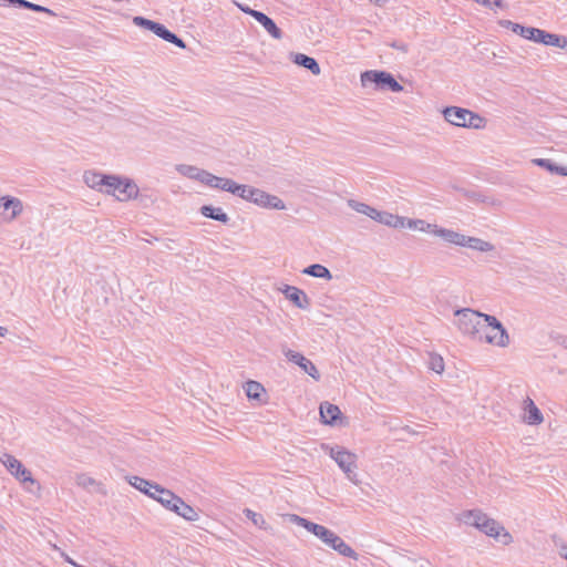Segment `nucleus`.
I'll return each mask as SVG.
<instances>
[{"label": "nucleus", "mask_w": 567, "mask_h": 567, "mask_svg": "<svg viewBox=\"0 0 567 567\" xmlns=\"http://www.w3.org/2000/svg\"><path fill=\"white\" fill-rule=\"evenodd\" d=\"M560 556L567 560V546L560 548Z\"/></svg>", "instance_id": "49530a36"}, {"label": "nucleus", "mask_w": 567, "mask_h": 567, "mask_svg": "<svg viewBox=\"0 0 567 567\" xmlns=\"http://www.w3.org/2000/svg\"><path fill=\"white\" fill-rule=\"evenodd\" d=\"M476 3L491 8L492 4L496 7H503L502 0H474Z\"/></svg>", "instance_id": "79ce46f5"}, {"label": "nucleus", "mask_w": 567, "mask_h": 567, "mask_svg": "<svg viewBox=\"0 0 567 567\" xmlns=\"http://www.w3.org/2000/svg\"><path fill=\"white\" fill-rule=\"evenodd\" d=\"M153 20L146 19L144 17L137 16L133 18V23L137 27L144 28L147 30V27H150L151 22Z\"/></svg>", "instance_id": "a19ab883"}, {"label": "nucleus", "mask_w": 567, "mask_h": 567, "mask_svg": "<svg viewBox=\"0 0 567 567\" xmlns=\"http://www.w3.org/2000/svg\"><path fill=\"white\" fill-rule=\"evenodd\" d=\"M7 332H8L7 328L0 326V337H4Z\"/></svg>", "instance_id": "09e8293b"}, {"label": "nucleus", "mask_w": 567, "mask_h": 567, "mask_svg": "<svg viewBox=\"0 0 567 567\" xmlns=\"http://www.w3.org/2000/svg\"><path fill=\"white\" fill-rule=\"evenodd\" d=\"M279 290L297 308L306 310L310 307V299L303 290L289 285H284V287L279 288Z\"/></svg>", "instance_id": "9b49d317"}, {"label": "nucleus", "mask_w": 567, "mask_h": 567, "mask_svg": "<svg viewBox=\"0 0 567 567\" xmlns=\"http://www.w3.org/2000/svg\"><path fill=\"white\" fill-rule=\"evenodd\" d=\"M256 190V187L237 183L234 188L233 195H236L244 200L252 203V198L255 197Z\"/></svg>", "instance_id": "c9c22d12"}, {"label": "nucleus", "mask_w": 567, "mask_h": 567, "mask_svg": "<svg viewBox=\"0 0 567 567\" xmlns=\"http://www.w3.org/2000/svg\"><path fill=\"white\" fill-rule=\"evenodd\" d=\"M130 485H132L137 491L144 493L147 496H154L155 489L157 488V483H154L152 481L145 480L140 476H131L128 478Z\"/></svg>", "instance_id": "4be33fe9"}, {"label": "nucleus", "mask_w": 567, "mask_h": 567, "mask_svg": "<svg viewBox=\"0 0 567 567\" xmlns=\"http://www.w3.org/2000/svg\"><path fill=\"white\" fill-rule=\"evenodd\" d=\"M292 62L299 66L309 70L313 75H319L321 72L320 65L317 60L303 53L292 54Z\"/></svg>", "instance_id": "aec40b11"}, {"label": "nucleus", "mask_w": 567, "mask_h": 567, "mask_svg": "<svg viewBox=\"0 0 567 567\" xmlns=\"http://www.w3.org/2000/svg\"><path fill=\"white\" fill-rule=\"evenodd\" d=\"M496 332H497L496 330H492L491 328L486 329V333L489 334V336H495Z\"/></svg>", "instance_id": "8fccbe9b"}, {"label": "nucleus", "mask_w": 567, "mask_h": 567, "mask_svg": "<svg viewBox=\"0 0 567 567\" xmlns=\"http://www.w3.org/2000/svg\"><path fill=\"white\" fill-rule=\"evenodd\" d=\"M175 514L183 517L188 522H195L198 519V513L190 505L186 504L183 499L179 501Z\"/></svg>", "instance_id": "72a5a7b5"}, {"label": "nucleus", "mask_w": 567, "mask_h": 567, "mask_svg": "<svg viewBox=\"0 0 567 567\" xmlns=\"http://www.w3.org/2000/svg\"><path fill=\"white\" fill-rule=\"evenodd\" d=\"M463 247H468L471 249L478 250L482 252L492 251L494 249V246L489 241L483 240L477 237H470V236H465Z\"/></svg>", "instance_id": "cd10ccee"}, {"label": "nucleus", "mask_w": 567, "mask_h": 567, "mask_svg": "<svg viewBox=\"0 0 567 567\" xmlns=\"http://www.w3.org/2000/svg\"><path fill=\"white\" fill-rule=\"evenodd\" d=\"M156 35L166 42H169L181 49L186 48L185 41L174 32L169 31L164 24H161Z\"/></svg>", "instance_id": "bb28decb"}, {"label": "nucleus", "mask_w": 567, "mask_h": 567, "mask_svg": "<svg viewBox=\"0 0 567 567\" xmlns=\"http://www.w3.org/2000/svg\"><path fill=\"white\" fill-rule=\"evenodd\" d=\"M158 496H159V493L156 492L154 496H150V497L157 501Z\"/></svg>", "instance_id": "603ef678"}, {"label": "nucleus", "mask_w": 567, "mask_h": 567, "mask_svg": "<svg viewBox=\"0 0 567 567\" xmlns=\"http://www.w3.org/2000/svg\"><path fill=\"white\" fill-rule=\"evenodd\" d=\"M65 560L71 565L79 567L71 558L66 557Z\"/></svg>", "instance_id": "3c124183"}, {"label": "nucleus", "mask_w": 567, "mask_h": 567, "mask_svg": "<svg viewBox=\"0 0 567 567\" xmlns=\"http://www.w3.org/2000/svg\"><path fill=\"white\" fill-rule=\"evenodd\" d=\"M161 24H162V23H159V22L152 21V22H151V24H150V27H147V30H148V31H151V32H153L154 34H156V33H157V31H158V29H159V27H161Z\"/></svg>", "instance_id": "c03bdc74"}, {"label": "nucleus", "mask_w": 567, "mask_h": 567, "mask_svg": "<svg viewBox=\"0 0 567 567\" xmlns=\"http://www.w3.org/2000/svg\"><path fill=\"white\" fill-rule=\"evenodd\" d=\"M504 24L509 28L514 33L519 34L522 38L526 40H533L536 28L525 27L519 23L512 22L509 20L505 21Z\"/></svg>", "instance_id": "c756f323"}, {"label": "nucleus", "mask_w": 567, "mask_h": 567, "mask_svg": "<svg viewBox=\"0 0 567 567\" xmlns=\"http://www.w3.org/2000/svg\"><path fill=\"white\" fill-rule=\"evenodd\" d=\"M287 519L292 524L303 527L305 529H307L309 533L313 534L318 538H320L321 536H327V534H326L327 527L323 525H319L317 523L308 520V519H306L299 515H296V514H288Z\"/></svg>", "instance_id": "4468645a"}, {"label": "nucleus", "mask_w": 567, "mask_h": 567, "mask_svg": "<svg viewBox=\"0 0 567 567\" xmlns=\"http://www.w3.org/2000/svg\"><path fill=\"white\" fill-rule=\"evenodd\" d=\"M460 331L476 341L506 347L509 337L502 322L494 316L463 308L454 311Z\"/></svg>", "instance_id": "f257e3e1"}, {"label": "nucleus", "mask_w": 567, "mask_h": 567, "mask_svg": "<svg viewBox=\"0 0 567 567\" xmlns=\"http://www.w3.org/2000/svg\"><path fill=\"white\" fill-rule=\"evenodd\" d=\"M435 226L436 224H430L423 219L405 218V227L410 229L433 234Z\"/></svg>", "instance_id": "f704fd0d"}, {"label": "nucleus", "mask_w": 567, "mask_h": 567, "mask_svg": "<svg viewBox=\"0 0 567 567\" xmlns=\"http://www.w3.org/2000/svg\"><path fill=\"white\" fill-rule=\"evenodd\" d=\"M287 519L292 524L303 527L305 529H307L309 533L313 534L318 538H320L321 536H327V534H326L327 527L323 525H319L317 523L308 520V519H306L299 515H296V514H288Z\"/></svg>", "instance_id": "ddd939ff"}, {"label": "nucleus", "mask_w": 567, "mask_h": 567, "mask_svg": "<svg viewBox=\"0 0 567 567\" xmlns=\"http://www.w3.org/2000/svg\"><path fill=\"white\" fill-rule=\"evenodd\" d=\"M444 118L455 126L481 128L484 126V118L478 114L458 106H447L443 110Z\"/></svg>", "instance_id": "f03ea898"}, {"label": "nucleus", "mask_w": 567, "mask_h": 567, "mask_svg": "<svg viewBox=\"0 0 567 567\" xmlns=\"http://www.w3.org/2000/svg\"><path fill=\"white\" fill-rule=\"evenodd\" d=\"M427 367L436 373H442L444 371V360L440 354L430 353Z\"/></svg>", "instance_id": "58836bf2"}, {"label": "nucleus", "mask_w": 567, "mask_h": 567, "mask_svg": "<svg viewBox=\"0 0 567 567\" xmlns=\"http://www.w3.org/2000/svg\"><path fill=\"white\" fill-rule=\"evenodd\" d=\"M565 348L567 349V340L565 341Z\"/></svg>", "instance_id": "5fc2aeb1"}, {"label": "nucleus", "mask_w": 567, "mask_h": 567, "mask_svg": "<svg viewBox=\"0 0 567 567\" xmlns=\"http://www.w3.org/2000/svg\"><path fill=\"white\" fill-rule=\"evenodd\" d=\"M329 455L343 471L347 478L358 485V474L354 471L357 468V455L339 446L330 447Z\"/></svg>", "instance_id": "20e7f679"}, {"label": "nucleus", "mask_w": 567, "mask_h": 567, "mask_svg": "<svg viewBox=\"0 0 567 567\" xmlns=\"http://www.w3.org/2000/svg\"><path fill=\"white\" fill-rule=\"evenodd\" d=\"M372 219L383 224L385 226H390L393 228H404L405 227V217H401L388 212H380L377 209V215L372 216Z\"/></svg>", "instance_id": "6ab92c4d"}, {"label": "nucleus", "mask_w": 567, "mask_h": 567, "mask_svg": "<svg viewBox=\"0 0 567 567\" xmlns=\"http://www.w3.org/2000/svg\"><path fill=\"white\" fill-rule=\"evenodd\" d=\"M370 1L373 3H377V4L379 3V0H370Z\"/></svg>", "instance_id": "864d4df0"}, {"label": "nucleus", "mask_w": 567, "mask_h": 567, "mask_svg": "<svg viewBox=\"0 0 567 567\" xmlns=\"http://www.w3.org/2000/svg\"><path fill=\"white\" fill-rule=\"evenodd\" d=\"M238 8H239L243 12H245V13H247V14L251 16L254 19L256 18V14H258V13L260 12V11H258V10H255V9L249 8L248 6L238 4Z\"/></svg>", "instance_id": "37998d69"}, {"label": "nucleus", "mask_w": 567, "mask_h": 567, "mask_svg": "<svg viewBox=\"0 0 567 567\" xmlns=\"http://www.w3.org/2000/svg\"><path fill=\"white\" fill-rule=\"evenodd\" d=\"M487 517L486 514L478 509L467 511L462 514V520L470 526H474L478 529L482 522Z\"/></svg>", "instance_id": "473e14b6"}, {"label": "nucleus", "mask_w": 567, "mask_h": 567, "mask_svg": "<svg viewBox=\"0 0 567 567\" xmlns=\"http://www.w3.org/2000/svg\"><path fill=\"white\" fill-rule=\"evenodd\" d=\"M525 403H526L525 410L527 412V415L525 419L526 423H528L530 425L540 424L544 420L540 410L536 406L534 401L529 398H527Z\"/></svg>", "instance_id": "a878e982"}, {"label": "nucleus", "mask_w": 567, "mask_h": 567, "mask_svg": "<svg viewBox=\"0 0 567 567\" xmlns=\"http://www.w3.org/2000/svg\"><path fill=\"white\" fill-rule=\"evenodd\" d=\"M0 208L4 212L11 209V217H16L22 210V203L18 198L3 196L0 198Z\"/></svg>", "instance_id": "c85d7f7f"}, {"label": "nucleus", "mask_w": 567, "mask_h": 567, "mask_svg": "<svg viewBox=\"0 0 567 567\" xmlns=\"http://www.w3.org/2000/svg\"><path fill=\"white\" fill-rule=\"evenodd\" d=\"M402 431H404V432H406L409 434H416V432L411 426H409V425L403 426Z\"/></svg>", "instance_id": "a18cd8bd"}, {"label": "nucleus", "mask_w": 567, "mask_h": 567, "mask_svg": "<svg viewBox=\"0 0 567 567\" xmlns=\"http://www.w3.org/2000/svg\"><path fill=\"white\" fill-rule=\"evenodd\" d=\"M478 529L483 532L485 535L494 538H501V542L504 545H507L512 542V536L509 533L504 532L501 534L502 530H504V527L501 526L496 520L486 517L484 522L481 523Z\"/></svg>", "instance_id": "9d476101"}, {"label": "nucleus", "mask_w": 567, "mask_h": 567, "mask_svg": "<svg viewBox=\"0 0 567 567\" xmlns=\"http://www.w3.org/2000/svg\"><path fill=\"white\" fill-rule=\"evenodd\" d=\"M302 274L311 276V277H316V278L327 279V280L332 279V275H331L330 270L320 264H313V265L306 267L302 270Z\"/></svg>", "instance_id": "7c9ffc66"}, {"label": "nucleus", "mask_w": 567, "mask_h": 567, "mask_svg": "<svg viewBox=\"0 0 567 567\" xmlns=\"http://www.w3.org/2000/svg\"><path fill=\"white\" fill-rule=\"evenodd\" d=\"M252 203L259 207L267 209L282 210L286 205L281 198L276 195H271L260 188H257Z\"/></svg>", "instance_id": "1a4fd4ad"}, {"label": "nucleus", "mask_w": 567, "mask_h": 567, "mask_svg": "<svg viewBox=\"0 0 567 567\" xmlns=\"http://www.w3.org/2000/svg\"><path fill=\"white\" fill-rule=\"evenodd\" d=\"M177 171L188 177V178H192V179H195V181H199L200 183L204 184L205 182V178L207 176V171L205 169H200L196 166H192V165H185V164H182V165H178L177 166Z\"/></svg>", "instance_id": "393cba45"}, {"label": "nucleus", "mask_w": 567, "mask_h": 567, "mask_svg": "<svg viewBox=\"0 0 567 567\" xmlns=\"http://www.w3.org/2000/svg\"><path fill=\"white\" fill-rule=\"evenodd\" d=\"M348 206L353 210L363 214L372 219V216L377 215V209L369 206L368 204L358 202L355 199H349Z\"/></svg>", "instance_id": "e433bc0d"}, {"label": "nucleus", "mask_w": 567, "mask_h": 567, "mask_svg": "<svg viewBox=\"0 0 567 567\" xmlns=\"http://www.w3.org/2000/svg\"><path fill=\"white\" fill-rule=\"evenodd\" d=\"M265 388L257 381H248L246 383V394L249 399L259 400Z\"/></svg>", "instance_id": "4c0bfd02"}, {"label": "nucleus", "mask_w": 567, "mask_h": 567, "mask_svg": "<svg viewBox=\"0 0 567 567\" xmlns=\"http://www.w3.org/2000/svg\"><path fill=\"white\" fill-rule=\"evenodd\" d=\"M245 512H246V516L248 518H250L255 525L262 527V525L266 524L262 515H260L251 509H246Z\"/></svg>", "instance_id": "ea45409f"}, {"label": "nucleus", "mask_w": 567, "mask_h": 567, "mask_svg": "<svg viewBox=\"0 0 567 567\" xmlns=\"http://www.w3.org/2000/svg\"><path fill=\"white\" fill-rule=\"evenodd\" d=\"M94 483H95V481H94L93 478H90V477L84 478V481H83V482H81V484H83V485H86V484H94Z\"/></svg>", "instance_id": "de8ad7c7"}, {"label": "nucleus", "mask_w": 567, "mask_h": 567, "mask_svg": "<svg viewBox=\"0 0 567 567\" xmlns=\"http://www.w3.org/2000/svg\"><path fill=\"white\" fill-rule=\"evenodd\" d=\"M284 355L286 359L298 365L305 373L309 377L318 381L320 379V373L316 365L307 359L302 353L288 349L286 346L281 348Z\"/></svg>", "instance_id": "0eeeda50"}, {"label": "nucleus", "mask_w": 567, "mask_h": 567, "mask_svg": "<svg viewBox=\"0 0 567 567\" xmlns=\"http://www.w3.org/2000/svg\"><path fill=\"white\" fill-rule=\"evenodd\" d=\"M533 163L539 167L546 168L550 173H554L559 176H567V167L559 166L556 163L551 162L547 158H536L533 159Z\"/></svg>", "instance_id": "2f4dec72"}, {"label": "nucleus", "mask_w": 567, "mask_h": 567, "mask_svg": "<svg viewBox=\"0 0 567 567\" xmlns=\"http://www.w3.org/2000/svg\"><path fill=\"white\" fill-rule=\"evenodd\" d=\"M327 536H321L319 539L327 546L336 550L339 555L354 560L358 559V554L350 547L340 536L329 528L326 529Z\"/></svg>", "instance_id": "6e6552de"}, {"label": "nucleus", "mask_w": 567, "mask_h": 567, "mask_svg": "<svg viewBox=\"0 0 567 567\" xmlns=\"http://www.w3.org/2000/svg\"><path fill=\"white\" fill-rule=\"evenodd\" d=\"M83 179L89 187L93 189H99L100 192L105 190L107 181H115L113 178V175H106L96 172H85Z\"/></svg>", "instance_id": "2eb2a0df"}, {"label": "nucleus", "mask_w": 567, "mask_h": 567, "mask_svg": "<svg viewBox=\"0 0 567 567\" xmlns=\"http://www.w3.org/2000/svg\"><path fill=\"white\" fill-rule=\"evenodd\" d=\"M433 235L442 238L445 243L453 244L456 246H464L465 235L454 231L452 229L435 226Z\"/></svg>", "instance_id": "f3484780"}, {"label": "nucleus", "mask_w": 567, "mask_h": 567, "mask_svg": "<svg viewBox=\"0 0 567 567\" xmlns=\"http://www.w3.org/2000/svg\"><path fill=\"white\" fill-rule=\"evenodd\" d=\"M534 42L545 45L557 47L564 49L567 47V38L555 33H549L545 30L537 29L533 38Z\"/></svg>", "instance_id": "f8f14e48"}, {"label": "nucleus", "mask_w": 567, "mask_h": 567, "mask_svg": "<svg viewBox=\"0 0 567 567\" xmlns=\"http://www.w3.org/2000/svg\"><path fill=\"white\" fill-rule=\"evenodd\" d=\"M255 20L258 21L274 39L279 40L282 38L281 30L277 27L276 22L266 13L260 11L258 14H256Z\"/></svg>", "instance_id": "5701e85b"}, {"label": "nucleus", "mask_w": 567, "mask_h": 567, "mask_svg": "<svg viewBox=\"0 0 567 567\" xmlns=\"http://www.w3.org/2000/svg\"><path fill=\"white\" fill-rule=\"evenodd\" d=\"M115 181H107L104 193L115 195L121 202L135 198L138 195L137 185L130 178L113 175Z\"/></svg>", "instance_id": "39448f33"}, {"label": "nucleus", "mask_w": 567, "mask_h": 567, "mask_svg": "<svg viewBox=\"0 0 567 567\" xmlns=\"http://www.w3.org/2000/svg\"><path fill=\"white\" fill-rule=\"evenodd\" d=\"M204 184L233 194L237 183L230 178L219 177L208 172Z\"/></svg>", "instance_id": "dca6fc26"}, {"label": "nucleus", "mask_w": 567, "mask_h": 567, "mask_svg": "<svg viewBox=\"0 0 567 567\" xmlns=\"http://www.w3.org/2000/svg\"><path fill=\"white\" fill-rule=\"evenodd\" d=\"M156 492L159 493L157 502L161 503L166 509L175 513L176 507L182 498L161 485H157L155 493Z\"/></svg>", "instance_id": "a211bd4d"}, {"label": "nucleus", "mask_w": 567, "mask_h": 567, "mask_svg": "<svg viewBox=\"0 0 567 567\" xmlns=\"http://www.w3.org/2000/svg\"><path fill=\"white\" fill-rule=\"evenodd\" d=\"M0 461L6 466V468L21 483H30L32 485H38V482L32 477L31 472L23 466V464L17 460L13 455L4 453Z\"/></svg>", "instance_id": "423d86ee"}, {"label": "nucleus", "mask_w": 567, "mask_h": 567, "mask_svg": "<svg viewBox=\"0 0 567 567\" xmlns=\"http://www.w3.org/2000/svg\"><path fill=\"white\" fill-rule=\"evenodd\" d=\"M341 411L338 405L324 402L320 404V416L324 424L332 425L340 417Z\"/></svg>", "instance_id": "412c9836"}, {"label": "nucleus", "mask_w": 567, "mask_h": 567, "mask_svg": "<svg viewBox=\"0 0 567 567\" xmlns=\"http://www.w3.org/2000/svg\"><path fill=\"white\" fill-rule=\"evenodd\" d=\"M361 83L365 87L374 84L375 90H388L395 93L403 91V86L386 71H364L361 74Z\"/></svg>", "instance_id": "7ed1b4c3"}, {"label": "nucleus", "mask_w": 567, "mask_h": 567, "mask_svg": "<svg viewBox=\"0 0 567 567\" xmlns=\"http://www.w3.org/2000/svg\"><path fill=\"white\" fill-rule=\"evenodd\" d=\"M200 214L206 217L223 224H227L229 221L228 215L220 208L214 207L212 205H203L199 209Z\"/></svg>", "instance_id": "b1692460"}]
</instances>
